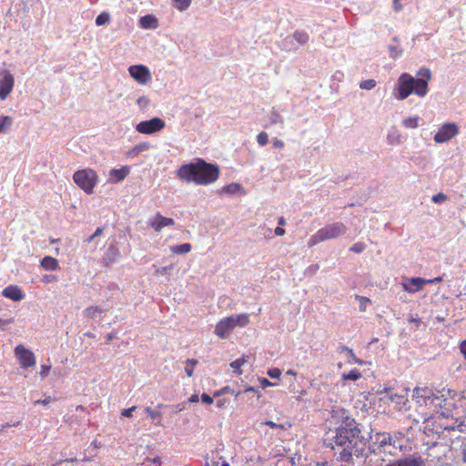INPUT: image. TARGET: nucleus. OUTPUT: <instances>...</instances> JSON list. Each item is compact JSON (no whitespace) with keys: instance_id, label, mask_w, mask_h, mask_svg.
<instances>
[{"instance_id":"1","label":"nucleus","mask_w":466,"mask_h":466,"mask_svg":"<svg viewBox=\"0 0 466 466\" xmlns=\"http://www.w3.org/2000/svg\"><path fill=\"white\" fill-rule=\"evenodd\" d=\"M176 173L180 180L187 183L209 185L218 178L219 168L217 165L197 158L195 162L182 165Z\"/></svg>"},{"instance_id":"2","label":"nucleus","mask_w":466,"mask_h":466,"mask_svg":"<svg viewBox=\"0 0 466 466\" xmlns=\"http://www.w3.org/2000/svg\"><path fill=\"white\" fill-rule=\"evenodd\" d=\"M431 78V70L427 67L420 68L416 77L408 73H403L398 79V96L399 100L406 99L410 95L415 94L423 97L428 93V83Z\"/></svg>"},{"instance_id":"3","label":"nucleus","mask_w":466,"mask_h":466,"mask_svg":"<svg viewBox=\"0 0 466 466\" xmlns=\"http://www.w3.org/2000/svg\"><path fill=\"white\" fill-rule=\"evenodd\" d=\"M249 322V316L246 313L232 315L219 320L216 327L214 333L221 338L226 339L228 335L236 328H244Z\"/></svg>"},{"instance_id":"4","label":"nucleus","mask_w":466,"mask_h":466,"mask_svg":"<svg viewBox=\"0 0 466 466\" xmlns=\"http://www.w3.org/2000/svg\"><path fill=\"white\" fill-rule=\"evenodd\" d=\"M347 232V227L341 222L328 224L319 229L312 235L308 242L309 247H313L319 242L337 238Z\"/></svg>"},{"instance_id":"5","label":"nucleus","mask_w":466,"mask_h":466,"mask_svg":"<svg viewBox=\"0 0 466 466\" xmlns=\"http://www.w3.org/2000/svg\"><path fill=\"white\" fill-rule=\"evenodd\" d=\"M74 182L86 194H92L96 184V173L90 169L77 170L73 175Z\"/></svg>"},{"instance_id":"6","label":"nucleus","mask_w":466,"mask_h":466,"mask_svg":"<svg viewBox=\"0 0 466 466\" xmlns=\"http://www.w3.org/2000/svg\"><path fill=\"white\" fill-rule=\"evenodd\" d=\"M374 445L378 446L379 453L393 455V450L401 449V444L397 436L387 432L375 434Z\"/></svg>"},{"instance_id":"7","label":"nucleus","mask_w":466,"mask_h":466,"mask_svg":"<svg viewBox=\"0 0 466 466\" xmlns=\"http://www.w3.org/2000/svg\"><path fill=\"white\" fill-rule=\"evenodd\" d=\"M164 127L165 122L161 118L156 116L149 120L139 122L136 127V130L141 134L149 135L160 131Z\"/></svg>"},{"instance_id":"8","label":"nucleus","mask_w":466,"mask_h":466,"mask_svg":"<svg viewBox=\"0 0 466 466\" xmlns=\"http://www.w3.org/2000/svg\"><path fill=\"white\" fill-rule=\"evenodd\" d=\"M15 354L23 369H27L35 365V356L30 350L23 345H17L15 349Z\"/></svg>"},{"instance_id":"9","label":"nucleus","mask_w":466,"mask_h":466,"mask_svg":"<svg viewBox=\"0 0 466 466\" xmlns=\"http://www.w3.org/2000/svg\"><path fill=\"white\" fill-rule=\"evenodd\" d=\"M459 133V128L454 123H446L442 125L434 136L436 143H445L451 140Z\"/></svg>"},{"instance_id":"10","label":"nucleus","mask_w":466,"mask_h":466,"mask_svg":"<svg viewBox=\"0 0 466 466\" xmlns=\"http://www.w3.org/2000/svg\"><path fill=\"white\" fill-rule=\"evenodd\" d=\"M130 76L139 84L146 85L151 80L149 69L143 65H135L128 67Z\"/></svg>"},{"instance_id":"11","label":"nucleus","mask_w":466,"mask_h":466,"mask_svg":"<svg viewBox=\"0 0 466 466\" xmlns=\"http://www.w3.org/2000/svg\"><path fill=\"white\" fill-rule=\"evenodd\" d=\"M412 397L415 398L419 403L420 402V400H422L423 403L427 405V401L431 400V402L433 403L435 406H441V398L439 396H432L431 390L427 388H415L413 390Z\"/></svg>"},{"instance_id":"12","label":"nucleus","mask_w":466,"mask_h":466,"mask_svg":"<svg viewBox=\"0 0 466 466\" xmlns=\"http://www.w3.org/2000/svg\"><path fill=\"white\" fill-rule=\"evenodd\" d=\"M386 466H425V461L418 453L390 461Z\"/></svg>"},{"instance_id":"13","label":"nucleus","mask_w":466,"mask_h":466,"mask_svg":"<svg viewBox=\"0 0 466 466\" xmlns=\"http://www.w3.org/2000/svg\"><path fill=\"white\" fill-rule=\"evenodd\" d=\"M14 76L7 71H4L0 76V98L5 99L11 93L14 86Z\"/></svg>"},{"instance_id":"14","label":"nucleus","mask_w":466,"mask_h":466,"mask_svg":"<svg viewBox=\"0 0 466 466\" xmlns=\"http://www.w3.org/2000/svg\"><path fill=\"white\" fill-rule=\"evenodd\" d=\"M148 225L155 232H160L164 228L175 225V220L157 213L148 220Z\"/></svg>"},{"instance_id":"15","label":"nucleus","mask_w":466,"mask_h":466,"mask_svg":"<svg viewBox=\"0 0 466 466\" xmlns=\"http://www.w3.org/2000/svg\"><path fill=\"white\" fill-rule=\"evenodd\" d=\"M386 392L387 397L389 398L390 402L399 406V409H402L406 405V402L408 401L407 389H401L400 392L393 391L392 390H388Z\"/></svg>"},{"instance_id":"16","label":"nucleus","mask_w":466,"mask_h":466,"mask_svg":"<svg viewBox=\"0 0 466 466\" xmlns=\"http://www.w3.org/2000/svg\"><path fill=\"white\" fill-rule=\"evenodd\" d=\"M427 283V280L421 278H411L403 282V289L409 293H415L420 290Z\"/></svg>"},{"instance_id":"17","label":"nucleus","mask_w":466,"mask_h":466,"mask_svg":"<svg viewBox=\"0 0 466 466\" xmlns=\"http://www.w3.org/2000/svg\"><path fill=\"white\" fill-rule=\"evenodd\" d=\"M130 172V167L128 166H124L121 168H114L109 171V178L108 181L110 183H118L124 180Z\"/></svg>"},{"instance_id":"18","label":"nucleus","mask_w":466,"mask_h":466,"mask_svg":"<svg viewBox=\"0 0 466 466\" xmlns=\"http://www.w3.org/2000/svg\"><path fill=\"white\" fill-rule=\"evenodd\" d=\"M2 295L7 299H12L13 301H20L25 297L21 289L15 285L5 288L2 291Z\"/></svg>"},{"instance_id":"19","label":"nucleus","mask_w":466,"mask_h":466,"mask_svg":"<svg viewBox=\"0 0 466 466\" xmlns=\"http://www.w3.org/2000/svg\"><path fill=\"white\" fill-rule=\"evenodd\" d=\"M120 253L117 247L115 244H110L104 255L103 262L106 266H108L116 262Z\"/></svg>"},{"instance_id":"20","label":"nucleus","mask_w":466,"mask_h":466,"mask_svg":"<svg viewBox=\"0 0 466 466\" xmlns=\"http://www.w3.org/2000/svg\"><path fill=\"white\" fill-rule=\"evenodd\" d=\"M140 25L145 29L156 28L157 21L153 15H147L140 18Z\"/></svg>"},{"instance_id":"21","label":"nucleus","mask_w":466,"mask_h":466,"mask_svg":"<svg viewBox=\"0 0 466 466\" xmlns=\"http://www.w3.org/2000/svg\"><path fill=\"white\" fill-rule=\"evenodd\" d=\"M41 266L46 270H56L58 268V261L50 256H46L41 260Z\"/></svg>"},{"instance_id":"22","label":"nucleus","mask_w":466,"mask_h":466,"mask_svg":"<svg viewBox=\"0 0 466 466\" xmlns=\"http://www.w3.org/2000/svg\"><path fill=\"white\" fill-rule=\"evenodd\" d=\"M290 37L297 41L299 45H305L309 40V35L308 33L301 30L295 31Z\"/></svg>"},{"instance_id":"23","label":"nucleus","mask_w":466,"mask_h":466,"mask_svg":"<svg viewBox=\"0 0 466 466\" xmlns=\"http://www.w3.org/2000/svg\"><path fill=\"white\" fill-rule=\"evenodd\" d=\"M268 120H269L270 126L279 125L280 127H283V124H284L283 117L274 108H272V110L270 111V113L268 115Z\"/></svg>"},{"instance_id":"24","label":"nucleus","mask_w":466,"mask_h":466,"mask_svg":"<svg viewBox=\"0 0 466 466\" xmlns=\"http://www.w3.org/2000/svg\"><path fill=\"white\" fill-rule=\"evenodd\" d=\"M145 412L147 414L150 419L155 421L156 425H162L161 423V417L162 413L159 410H152L149 407L145 408Z\"/></svg>"},{"instance_id":"25","label":"nucleus","mask_w":466,"mask_h":466,"mask_svg":"<svg viewBox=\"0 0 466 466\" xmlns=\"http://www.w3.org/2000/svg\"><path fill=\"white\" fill-rule=\"evenodd\" d=\"M102 309L98 307H89L85 309L86 317L96 319L97 317L100 319L102 318Z\"/></svg>"},{"instance_id":"26","label":"nucleus","mask_w":466,"mask_h":466,"mask_svg":"<svg viewBox=\"0 0 466 466\" xmlns=\"http://www.w3.org/2000/svg\"><path fill=\"white\" fill-rule=\"evenodd\" d=\"M170 250L173 254H187L191 250V245L189 243L176 245L171 247Z\"/></svg>"},{"instance_id":"27","label":"nucleus","mask_w":466,"mask_h":466,"mask_svg":"<svg viewBox=\"0 0 466 466\" xmlns=\"http://www.w3.org/2000/svg\"><path fill=\"white\" fill-rule=\"evenodd\" d=\"M13 120L10 116H0V134L5 133L11 127Z\"/></svg>"},{"instance_id":"28","label":"nucleus","mask_w":466,"mask_h":466,"mask_svg":"<svg viewBox=\"0 0 466 466\" xmlns=\"http://www.w3.org/2000/svg\"><path fill=\"white\" fill-rule=\"evenodd\" d=\"M241 186L238 183H230L222 187V193L225 194H236L240 191Z\"/></svg>"},{"instance_id":"29","label":"nucleus","mask_w":466,"mask_h":466,"mask_svg":"<svg viewBox=\"0 0 466 466\" xmlns=\"http://www.w3.org/2000/svg\"><path fill=\"white\" fill-rule=\"evenodd\" d=\"M355 299L359 301V309L360 312H364L367 307L370 304V299L367 297L356 295Z\"/></svg>"},{"instance_id":"30","label":"nucleus","mask_w":466,"mask_h":466,"mask_svg":"<svg viewBox=\"0 0 466 466\" xmlns=\"http://www.w3.org/2000/svg\"><path fill=\"white\" fill-rule=\"evenodd\" d=\"M360 377L361 373L357 369H354L349 373H343L341 378L343 380H357Z\"/></svg>"},{"instance_id":"31","label":"nucleus","mask_w":466,"mask_h":466,"mask_svg":"<svg viewBox=\"0 0 466 466\" xmlns=\"http://www.w3.org/2000/svg\"><path fill=\"white\" fill-rule=\"evenodd\" d=\"M109 21H110L109 14L106 12H103L96 16V25L97 26L105 25L108 24Z\"/></svg>"},{"instance_id":"32","label":"nucleus","mask_w":466,"mask_h":466,"mask_svg":"<svg viewBox=\"0 0 466 466\" xmlns=\"http://www.w3.org/2000/svg\"><path fill=\"white\" fill-rule=\"evenodd\" d=\"M420 119L419 116L408 117L402 121V124L407 128H416Z\"/></svg>"},{"instance_id":"33","label":"nucleus","mask_w":466,"mask_h":466,"mask_svg":"<svg viewBox=\"0 0 466 466\" xmlns=\"http://www.w3.org/2000/svg\"><path fill=\"white\" fill-rule=\"evenodd\" d=\"M175 7L179 11L187 10L191 3V0H172Z\"/></svg>"},{"instance_id":"34","label":"nucleus","mask_w":466,"mask_h":466,"mask_svg":"<svg viewBox=\"0 0 466 466\" xmlns=\"http://www.w3.org/2000/svg\"><path fill=\"white\" fill-rule=\"evenodd\" d=\"M390 56L392 58H397L401 56L402 49L399 46H389Z\"/></svg>"},{"instance_id":"35","label":"nucleus","mask_w":466,"mask_h":466,"mask_svg":"<svg viewBox=\"0 0 466 466\" xmlns=\"http://www.w3.org/2000/svg\"><path fill=\"white\" fill-rule=\"evenodd\" d=\"M13 322V318L11 317H5L4 314H2V311L0 310V329L5 330L6 327Z\"/></svg>"},{"instance_id":"36","label":"nucleus","mask_w":466,"mask_h":466,"mask_svg":"<svg viewBox=\"0 0 466 466\" xmlns=\"http://www.w3.org/2000/svg\"><path fill=\"white\" fill-rule=\"evenodd\" d=\"M150 104V100L147 96H142L137 98V105L142 110L146 109Z\"/></svg>"},{"instance_id":"37","label":"nucleus","mask_w":466,"mask_h":466,"mask_svg":"<svg viewBox=\"0 0 466 466\" xmlns=\"http://www.w3.org/2000/svg\"><path fill=\"white\" fill-rule=\"evenodd\" d=\"M197 364L195 360H187L186 362L185 371L188 377L193 375L194 367Z\"/></svg>"},{"instance_id":"38","label":"nucleus","mask_w":466,"mask_h":466,"mask_svg":"<svg viewBox=\"0 0 466 466\" xmlns=\"http://www.w3.org/2000/svg\"><path fill=\"white\" fill-rule=\"evenodd\" d=\"M376 86V81L373 79H368L360 82V87L364 90H370Z\"/></svg>"},{"instance_id":"39","label":"nucleus","mask_w":466,"mask_h":466,"mask_svg":"<svg viewBox=\"0 0 466 466\" xmlns=\"http://www.w3.org/2000/svg\"><path fill=\"white\" fill-rule=\"evenodd\" d=\"M463 427H464V424L462 421H460L458 422V420H456V421L451 425H447V426H444V429L447 430V431H454V430H459L460 431H463Z\"/></svg>"},{"instance_id":"40","label":"nucleus","mask_w":466,"mask_h":466,"mask_svg":"<svg viewBox=\"0 0 466 466\" xmlns=\"http://www.w3.org/2000/svg\"><path fill=\"white\" fill-rule=\"evenodd\" d=\"M268 141V136L266 132L262 131L257 136V142L259 146H266Z\"/></svg>"},{"instance_id":"41","label":"nucleus","mask_w":466,"mask_h":466,"mask_svg":"<svg viewBox=\"0 0 466 466\" xmlns=\"http://www.w3.org/2000/svg\"><path fill=\"white\" fill-rule=\"evenodd\" d=\"M242 360H243L237 359L236 360L232 361L230 363V367L232 368L234 372H236V373H238L239 375L242 373V370H241V367L243 366L242 365Z\"/></svg>"},{"instance_id":"42","label":"nucleus","mask_w":466,"mask_h":466,"mask_svg":"<svg viewBox=\"0 0 466 466\" xmlns=\"http://www.w3.org/2000/svg\"><path fill=\"white\" fill-rule=\"evenodd\" d=\"M366 246L361 243V242H357L355 244H353L350 248V251L351 252H354V253H357V254H360L361 252H363V250L365 249Z\"/></svg>"},{"instance_id":"43","label":"nucleus","mask_w":466,"mask_h":466,"mask_svg":"<svg viewBox=\"0 0 466 466\" xmlns=\"http://www.w3.org/2000/svg\"><path fill=\"white\" fill-rule=\"evenodd\" d=\"M448 197L443 193H438L434 196H432L431 200L435 204H441L444 201H446Z\"/></svg>"},{"instance_id":"44","label":"nucleus","mask_w":466,"mask_h":466,"mask_svg":"<svg viewBox=\"0 0 466 466\" xmlns=\"http://www.w3.org/2000/svg\"><path fill=\"white\" fill-rule=\"evenodd\" d=\"M347 362L348 363H357L359 365H364V363H365L363 360L358 359L353 351L350 352V354L348 356Z\"/></svg>"},{"instance_id":"45","label":"nucleus","mask_w":466,"mask_h":466,"mask_svg":"<svg viewBox=\"0 0 466 466\" xmlns=\"http://www.w3.org/2000/svg\"><path fill=\"white\" fill-rule=\"evenodd\" d=\"M136 147L140 154L144 151L148 150L151 147V146L148 142H143V143L136 145Z\"/></svg>"},{"instance_id":"46","label":"nucleus","mask_w":466,"mask_h":466,"mask_svg":"<svg viewBox=\"0 0 466 466\" xmlns=\"http://www.w3.org/2000/svg\"><path fill=\"white\" fill-rule=\"evenodd\" d=\"M280 374H281L280 370L277 369V368L270 369L268 370V375L273 379L279 378Z\"/></svg>"},{"instance_id":"47","label":"nucleus","mask_w":466,"mask_h":466,"mask_svg":"<svg viewBox=\"0 0 466 466\" xmlns=\"http://www.w3.org/2000/svg\"><path fill=\"white\" fill-rule=\"evenodd\" d=\"M51 369V365L50 364H43L41 366V370H40V376L44 379L47 376L49 370Z\"/></svg>"},{"instance_id":"48","label":"nucleus","mask_w":466,"mask_h":466,"mask_svg":"<svg viewBox=\"0 0 466 466\" xmlns=\"http://www.w3.org/2000/svg\"><path fill=\"white\" fill-rule=\"evenodd\" d=\"M220 393H230V394H235L236 397H238L239 394H240V391L238 392H235L232 389H230L229 387H225L223 388L220 392H216L215 393V396L217 395H219Z\"/></svg>"},{"instance_id":"49","label":"nucleus","mask_w":466,"mask_h":466,"mask_svg":"<svg viewBox=\"0 0 466 466\" xmlns=\"http://www.w3.org/2000/svg\"><path fill=\"white\" fill-rule=\"evenodd\" d=\"M52 401H53V399L49 396L44 400H37L34 401V405L41 404L43 406H47Z\"/></svg>"},{"instance_id":"50","label":"nucleus","mask_w":466,"mask_h":466,"mask_svg":"<svg viewBox=\"0 0 466 466\" xmlns=\"http://www.w3.org/2000/svg\"><path fill=\"white\" fill-rule=\"evenodd\" d=\"M136 409H137L136 406H132V407H130L128 409H125V410H122L121 415L124 416V417H127V418L132 417V412Z\"/></svg>"},{"instance_id":"51","label":"nucleus","mask_w":466,"mask_h":466,"mask_svg":"<svg viewBox=\"0 0 466 466\" xmlns=\"http://www.w3.org/2000/svg\"><path fill=\"white\" fill-rule=\"evenodd\" d=\"M172 269V266H166L161 268H156L155 273L157 274H166L168 270Z\"/></svg>"},{"instance_id":"52","label":"nucleus","mask_w":466,"mask_h":466,"mask_svg":"<svg viewBox=\"0 0 466 466\" xmlns=\"http://www.w3.org/2000/svg\"><path fill=\"white\" fill-rule=\"evenodd\" d=\"M337 350L339 353L346 352L348 356L353 351L351 349L342 344L338 347Z\"/></svg>"},{"instance_id":"53","label":"nucleus","mask_w":466,"mask_h":466,"mask_svg":"<svg viewBox=\"0 0 466 466\" xmlns=\"http://www.w3.org/2000/svg\"><path fill=\"white\" fill-rule=\"evenodd\" d=\"M172 409H173L174 413L180 412L186 409V403L185 402L178 403L176 406H173Z\"/></svg>"},{"instance_id":"54","label":"nucleus","mask_w":466,"mask_h":466,"mask_svg":"<svg viewBox=\"0 0 466 466\" xmlns=\"http://www.w3.org/2000/svg\"><path fill=\"white\" fill-rule=\"evenodd\" d=\"M201 400L206 404L213 403V398L207 393L201 395Z\"/></svg>"},{"instance_id":"55","label":"nucleus","mask_w":466,"mask_h":466,"mask_svg":"<svg viewBox=\"0 0 466 466\" xmlns=\"http://www.w3.org/2000/svg\"><path fill=\"white\" fill-rule=\"evenodd\" d=\"M273 147L275 148H282L284 147V142L282 140L275 138L273 140Z\"/></svg>"},{"instance_id":"56","label":"nucleus","mask_w":466,"mask_h":466,"mask_svg":"<svg viewBox=\"0 0 466 466\" xmlns=\"http://www.w3.org/2000/svg\"><path fill=\"white\" fill-rule=\"evenodd\" d=\"M401 0H393V9L396 11V12H399L402 9V5H400V2Z\"/></svg>"},{"instance_id":"57","label":"nucleus","mask_w":466,"mask_h":466,"mask_svg":"<svg viewBox=\"0 0 466 466\" xmlns=\"http://www.w3.org/2000/svg\"><path fill=\"white\" fill-rule=\"evenodd\" d=\"M460 350L461 352V354L464 356V358L466 359V339L463 340L461 345H460Z\"/></svg>"},{"instance_id":"58","label":"nucleus","mask_w":466,"mask_h":466,"mask_svg":"<svg viewBox=\"0 0 466 466\" xmlns=\"http://www.w3.org/2000/svg\"><path fill=\"white\" fill-rule=\"evenodd\" d=\"M137 155H139V152L137 151V149L136 146H135L132 149H130V150L128 151V153H127V156H128V157H136V156H137Z\"/></svg>"},{"instance_id":"59","label":"nucleus","mask_w":466,"mask_h":466,"mask_svg":"<svg viewBox=\"0 0 466 466\" xmlns=\"http://www.w3.org/2000/svg\"><path fill=\"white\" fill-rule=\"evenodd\" d=\"M44 280H45L46 282H47V283H48V282H52V281H56V276H54V275H46V276L44 277Z\"/></svg>"},{"instance_id":"60","label":"nucleus","mask_w":466,"mask_h":466,"mask_svg":"<svg viewBox=\"0 0 466 466\" xmlns=\"http://www.w3.org/2000/svg\"><path fill=\"white\" fill-rule=\"evenodd\" d=\"M260 382H261V386H262V388H266V387H268V386H272V385H273V384H272V383H271L268 379H266V378H263V379L261 380V381H260Z\"/></svg>"},{"instance_id":"61","label":"nucleus","mask_w":466,"mask_h":466,"mask_svg":"<svg viewBox=\"0 0 466 466\" xmlns=\"http://www.w3.org/2000/svg\"><path fill=\"white\" fill-rule=\"evenodd\" d=\"M199 400V398H198V395L197 394H193L190 396V398L188 399V402L190 403H196Z\"/></svg>"},{"instance_id":"62","label":"nucleus","mask_w":466,"mask_h":466,"mask_svg":"<svg viewBox=\"0 0 466 466\" xmlns=\"http://www.w3.org/2000/svg\"><path fill=\"white\" fill-rule=\"evenodd\" d=\"M274 232L277 236H283L285 234V230L281 227L276 228Z\"/></svg>"},{"instance_id":"63","label":"nucleus","mask_w":466,"mask_h":466,"mask_svg":"<svg viewBox=\"0 0 466 466\" xmlns=\"http://www.w3.org/2000/svg\"><path fill=\"white\" fill-rule=\"evenodd\" d=\"M228 403V400L226 399L218 400L217 401V406L218 408H223Z\"/></svg>"},{"instance_id":"64","label":"nucleus","mask_w":466,"mask_h":466,"mask_svg":"<svg viewBox=\"0 0 466 466\" xmlns=\"http://www.w3.org/2000/svg\"><path fill=\"white\" fill-rule=\"evenodd\" d=\"M266 425H268L271 428H281V425L277 424V423H275V422H273L271 420L266 421Z\"/></svg>"}]
</instances>
